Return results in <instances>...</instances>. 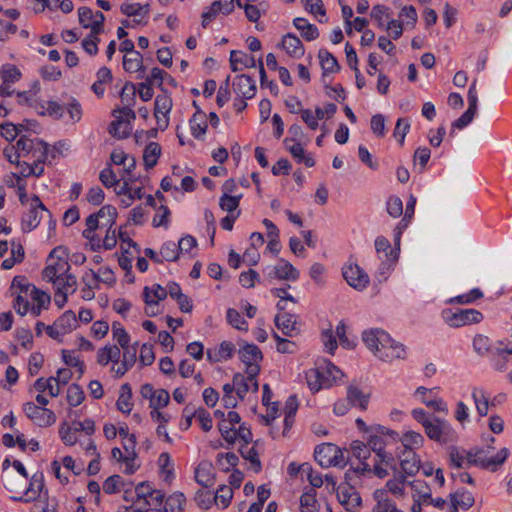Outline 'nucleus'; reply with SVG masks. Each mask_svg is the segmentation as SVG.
I'll list each match as a JSON object with an SVG mask.
<instances>
[{
	"label": "nucleus",
	"instance_id": "obj_27",
	"mask_svg": "<svg viewBox=\"0 0 512 512\" xmlns=\"http://www.w3.org/2000/svg\"><path fill=\"white\" fill-rule=\"evenodd\" d=\"M153 489L146 482H141L135 487L136 500L135 503L138 505L137 511L142 512L147 510L150 506L149 496Z\"/></svg>",
	"mask_w": 512,
	"mask_h": 512
},
{
	"label": "nucleus",
	"instance_id": "obj_48",
	"mask_svg": "<svg viewBox=\"0 0 512 512\" xmlns=\"http://www.w3.org/2000/svg\"><path fill=\"white\" fill-rule=\"evenodd\" d=\"M121 12L126 16L145 17L149 13V4L141 5L139 3H124L121 5Z\"/></svg>",
	"mask_w": 512,
	"mask_h": 512
},
{
	"label": "nucleus",
	"instance_id": "obj_32",
	"mask_svg": "<svg viewBox=\"0 0 512 512\" xmlns=\"http://www.w3.org/2000/svg\"><path fill=\"white\" fill-rule=\"evenodd\" d=\"M239 453L241 456L250 462L251 468L254 472L258 473L262 469V464L259 458V454L254 446H249V444H242L239 448Z\"/></svg>",
	"mask_w": 512,
	"mask_h": 512
},
{
	"label": "nucleus",
	"instance_id": "obj_44",
	"mask_svg": "<svg viewBox=\"0 0 512 512\" xmlns=\"http://www.w3.org/2000/svg\"><path fill=\"white\" fill-rule=\"evenodd\" d=\"M123 68L127 72H138L143 70V57L136 51L129 55H125L123 58Z\"/></svg>",
	"mask_w": 512,
	"mask_h": 512
},
{
	"label": "nucleus",
	"instance_id": "obj_15",
	"mask_svg": "<svg viewBox=\"0 0 512 512\" xmlns=\"http://www.w3.org/2000/svg\"><path fill=\"white\" fill-rule=\"evenodd\" d=\"M400 469L406 476H414L420 469V459L412 449H403L398 455Z\"/></svg>",
	"mask_w": 512,
	"mask_h": 512
},
{
	"label": "nucleus",
	"instance_id": "obj_31",
	"mask_svg": "<svg viewBox=\"0 0 512 512\" xmlns=\"http://www.w3.org/2000/svg\"><path fill=\"white\" fill-rule=\"evenodd\" d=\"M116 406L119 411L125 414H129L132 411V391L129 384L126 383L121 386Z\"/></svg>",
	"mask_w": 512,
	"mask_h": 512
},
{
	"label": "nucleus",
	"instance_id": "obj_63",
	"mask_svg": "<svg viewBox=\"0 0 512 512\" xmlns=\"http://www.w3.org/2000/svg\"><path fill=\"white\" fill-rule=\"evenodd\" d=\"M170 401V395L165 389L156 390L153 398L150 402L151 409H161L168 405Z\"/></svg>",
	"mask_w": 512,
	"mask_h": 512
},
{
	"label": "nucleus",
	"instance_id": "obj_23",
	"mask_svg": "<svg viewBox=\"0 0 512 512\" xmlns=\"http://www.w3.org/2000/svg\"><path fill=\"white\" fill-rule=\"evenodd\" d=\"M282 47L292 57L300 58L304 55L305 49L301 40L294 34L288 33L282 39Z\"/></svg>",
	"mask_w": 512,
	"mask_h": 512
},
{
	"label": "nucleus",
	"instance_id": "obj_62",
	"mask_svg": "<svg viewBox=\"0 0 512 512\" xmlns=\"http://www.w3.org/2000/svg\"><path fill=\"white\" fill-rule=\"evenodd\" d=\"M233 497V490L231 487L222 485L214 494L213 501L215 503L220 502L223 508H226Z\"/></svg>",
	"mask_w": 512,
	"mask_h": 512
},
{
	"label": "nucleus",
	"instance_id": "obj_25",
	"mask_svg": "<svg viewBox=\"0 0 512 512\" xmlns=\"http://www.w3.org/2000/svg\"><path fill=\"white\" fill-rule=\"evenodd\" d=\"M407 477L408 476H406L401 471L393 473V478L386 482L385 488L383 490H386L387 493H392L398 498L403 497Z\"/></svg>",
	"mask_w": 512,
	"mask_h": 512
},
{
	"label": "nucleus",
	"instance_id": "obj_5",
	"mask_svg": "<svg viewBox=\"0 0 512 512\" xmlns=\"http://www.w3.org/2000/svg\"><path fill=\"white\" fill-rule=\"evenodd\" d=\"M426 435L434 441L445 444L455 439L456 433L451 425L443 419L433 418L425 427Z\"/></svg>",
	"mask_w": 512,
	"mask_h": 512
},
{
	"label": "nucleus",
	"instance_id": "obj_55",
	"mask_svg": "<svg viewBox=\"0 0 512 512\" xmlns=\"http://www.w3.org/2000/svg\"><path fill=\"white\" fill-rule=\"evenodd\" d=\"M38 113L41 115L48 114L55 119H61L64 114V107L58 102L50 101L48 102L46 108L43 104H41Z\"/></svg>",
	"mask_w": 512,
	"mask_h": 512
},
{
	"label": "nucleus",
	"instance_id": "obj_19",
	"mask_svg": "<svg viewBox=\"0 0 512 512\" xmlns=\"http://www.w3.org/2000/svg\"><path fill=\"white\" fill-rule=\"evenodd\" d=\"M193 105L197 110L190 119V129L192 135L195 138L200 139L204 136L208 127L207 116L202 110H200L195 101L193 102Z\"/></svg>",
	"mask_w": 512,
	"mask_h": 512
},
{
	"label": "nucleus",
	"instance_id": "obj_14",
	"mask_svg": "<svg viewBox=\"0 0 512 512\" xmlns=\"http://www.w3.org/2000/svg\"><path fill=\"white\" fill-rule=\"evenodd\" d=\"M376 357L382 361L392 362L395 359H405L406 350L403 344L396 342L389 336V342L383 344Z\"/></svg>",
	"mask_w": 512,
	"mask_h": 512
},
{
	"label": "nucleus",
	"instance_id": "obj_26",
	"mask_svg": "<svg viewBox=\"0 0 512 512\" xmlns=\"http://www.w3.org/2000/svg\"><path fill=\"white\" fill-rule=\"evenodd\" d=\"M195 480L205 488L213 486L215 483V477L212 465L209 463L199 464L195 470Z\"/></svg>",
	"mask_w": 512,
	"mask_h": 512
},
{
	"label": "nucleus",
	"instance_id": "obj_9",
	"mask_svg": "<svg viewBox=\"0 0 512 512\" xmlns=\"http://www.w3.org/2000/svg\"><path fill=\"white\" fill-rule=\"evenodd\" d=\"M343 277L351 287L358 290L364 289L369 283L368 275L357 264L345 265Z\"/></svg>",
	"mask_w": 512,
	"mask_h": 512
},
{
	"label": "nucleus",
	"instance_id": "obj_22",
	"mask_svg": "<svg viewBox=\"0 0 512 512\" xmlns=\"http://www.w3.org/2000/svg\"><path fill=\"white\" fill-rule=\"evenodd\" d=\"M235 351V346L229 341H223L218 349H208L207 358L211 362H220L232 358Z\"/></svg>",
	"mask_w": 512,
	"mask_h": 512
},
{
	"label": "nucleus",
	"instance_id": "obj_61",
	"mask_svg": "<svg viewBox=\"0 0 512 512\" xmlns=\"http://www.w3.org/2000/svg\"><path fill=\"white\" fill-rule=\"evenodd\" d=\"M179 249L177 244L172 241L164 243L160 249V255L162 259L166 261H175L179 257Z\"/></svg>",
	"mask_w": 512,
	"mask_h": 512
},
{
	"label": "nucleus",
	"instance_id": "obj_35",
	"mask_svg": "<svg viewBox=\"0 0 512 512\" xmlns=\"http://www.w3.org/2000/svg\"><path fill=\"white\" fill-rule=\"evenodd\" d=\"M473 503L474 498L469 492H456L451 496L449 512H458V507L468 509L473 505Z\"/></svg>",
	"mask_w": 512,
	"mask_h": 512
},
{
	"label": "nucleus",
	"instance_id": "obj_33",
	"mask_svg": "<svg viewBox=\"0 0 512 512\" xmlns=\"http://www.w3.org/2000/svg\"><path fill=\"white\" fill-rule=\"evenodd\" d=\"M305 377L307 385L312 392H318L323 386L330 385L318 368L309 369Z\"/></svg>",
	"mask_w": 512,
	"mask_h": 512
},
{
	"label": "nucleus",
	"instance_id": "obj_1",
	"mask_svg": "<svg viewBox=\"0 0 512 512\" xmlns=\"http://www.w3.org/2000/svg\"><path fill=\"white\" fill-rule=\"evenodd\" d=\"M47 262L48 264L42 272V277L48 282H57L70 270L66 250L60 246L50 252Z\"/></svg>",
	"mask_w": 512,
	"mask_h": 512
},
{
	"label": "nucleus",
	"instance_id": "obj_24",
	"mask_svg": "<svg viewBox=\"0 0 512 512\" xmlns=\"http://www.w3.org/2000/svg\"><path fill=\"white\" fill-rule=\"evenodd\" d=\"M40 91V84L38 82L33 83L32 87L28 91L18 92L17 101L20 105H26L29 107L39 110L40 103L38 99V93Z\"/></svg>",
	"mask_w": 512,
	"mask_h": 512
},
{
	"label": "nucleus",
	"instance_id": "obj_29",
	"mask_svg": "<svg viewBox=\"0 0 512 512\" xmlns=\"http://www.w3.org/2000/svg\"><path fill=\"white\" fill-rule=\"evenodd\" d=\"M490 353L499 358L496 367L502 371L505 368V363L509 360L508 357H512V344L504 345L502 342H498L492 346Z\"/></svg>",
	"mask_w": 512,
	"mask_h": 512
},
{
	"label": "nucleus",
	"instance_id": "obj_40",
	"mask_svg": "<svg viewBox=\"0 0 512 512\" xmlns=\"http://www.w3.org/2000/svg\"><path fill=\"white\" fill-rule=\"evenodd\" d=\"M285 145L287 150L290 152V154L296 161H298L299 163H304L307 167H313L315 165L313 157L305 154V150L303 149L300 143Z\"/></svg>",
	"mask_w": 512,
	"mask_h": 512
},
{
	"label": "nucleus",
	"instance_id": "obj_57",
	"mask_svg": "<svg viewBox=\"0 0 512 512\" xmlns=\"http://www.w3.org/2000/svg\"><path fill=\"white\" fill-rule=\"evenodd\" d=\"M482 297H483L482 291L478 288H474L467 294L459 295V296L449 299L448 302L451 304L456 303V304L464 305V304H470V303L474 302L475 300L480 299Z\"/></svg>",
	"mask_w": 512,
	"mask_h": 512
},
{
	"label": "nucleus",
	"instance_id": "obj_47",
	"mask_svg": "<svg viewBox=\"0 0 512 512\" xmlns=\"http://www.w3.org/2000/svg\"><path fill=\"white\" fill-rule=\"evenodd\" d=\"M411 488L414 491L413 499L422 501L424 504H428L431 499V491L429 486L422 481L416 480L410 482Z\"/></svg>",
	"mask_w": 512,
	"mask_h": 512
},
{
	"label": "nucleus",
	"instance_id": "obj_3",
	"mask_svg": "<svg viewBox=\"0 0 512 512\" xmlns=\"http://www.w3.org/2000/svg\"><path fill=\"white\" fill-rule=\"evenodd\" d=\"M314 458L318 464L324 468L330 466H344L346 464L343 452L338 446L332 443L318 445L314 451Z\"/></svg>",
	"mask_w": 512,
	"mask_h": 512
},
{
	"label": "nucleus",
	"instance_id": "obj_10",
	"mask_svg": "<svg viewBox=\"0 0 512 512\" xmlns=\"http://www.w3.org/2000/svg\"><path fill=\"white\" fill-rule=\"evenodd\" d=\"M32 205L33 208L23 218V225L29 231H31L32 229L36 228L39 225L41 219L43 218V215H47L48 217H50V212L44 206V204L41 202L40 198L37 195H34L32 197Z\"/></svg>",
	"mask_w": 512,
	"mask_h": 512
},
{
	"label": "nucleus",
	"instance_id": "obj_13",
	"mask_svg": "<svg viewBox=\"0 0 512 512\" xmlns=\"http://www.w3.org/2000/svg\"><path fill=\"white\" fill-rule=\"evenodd\" d=\"M234 93L244 99H252L256 94L255 81L249 75L236 76L232 83Z\"/></svg>",
	"mask_w": 512,
	"mask_h": 512
},
{
	"label": "nucleus",
	"instance_id": "obj_17",
	"mask_svg": "<svg viewBox=\"0 0 512 512\" xmlns=\"http://www.w3.org/2000/svg\"><path fill=\"white\" fill-rule=\"evenodd\" d=\"M352 455L360 461L356 467V471L360 473L371 472V465L366 462L370 456V448L361 441H353L351 443Z\"/></svg>",
	"mask_w": 512,
	"mask_h": 512
},
{
	"label": "nucleus",
	"instance_id": "obj_52",
	"mask_svg": "<svg viewBox=\"0 0 512 512\" xmlns=\"http://www.w3.org/2000/svg\"><path fill=\"white\" fill-rule=\"evenodd\" d=\"M234 383L236 385V393L241 399H243L249 391H252V383L248 377H245L241 373L234 375Z\"/></svg>",
	"mask_w": 512,
	"mask_h": 512
},
{
	"label": "nucleus",
	"instance_id": "obj_46",
	"mask_svg": "<svg viewBox=\"0 0 512 512\" xmlns=\"http://www.w3.org/2000/svg\"><path fill=\"white\" fill-rule=\"evenodd\" d=\"M62 279L57 280V282H54V286L56 290L63 293H74L77 288V279L73 274H70L69 272L66 273V275H63L61 277Z\"/></svg>",
	"mask_w": 512,
	"mask_h": 512
},
{
	"label": "nucleus",
	"instance_id": "obj_37",
	"mask_svg": "<svg viewBox=\"0 0 512 512\" xmlns=\"http://www.w3.org/2000/svg\"><path fill=\"white\" fill-rule=\"evenodd\" d=\"M55 322L64 335L74 330L78 325V319L72 310L65 311Z\"/></svg>",
	"mask_w": 512,
	"mask_h": 512
},
{
	"label": "nucleus",
	"instance_id": "obj_6",
	"mask_svg": "<svg viewBox=\"0 0 512 512\" xmlns=\"http://www.w3.org/2000/svg\"><path fill=\"white\" fill-rule=\"evenodd\" d=\"M444 319L451 327H462L474 323H479L483 315L476 309H460L456 312L444 311Z\"/></svg>",
	"mask_w": 512,
	"mask_h": 512
},
{
	"label": "nucleus",
	"instance_id": "obj_56",
	"mask_svg": "<svg viewBox=\"0 0 512 512\" xmlns=\"http://www.w3.org/2000/svg\"><path fill=\"white\" fill-rule=\"evenodd\" d=\"M123 125V118L121 116H116V120L112 121L109 125L108 132L113 137L118 139H125L130 135V128L126 126L122 131H120V127Z\"/></svg>",
	"mask_w": 512,
	"mask_h": 512
},
{
	"label": "nucleus",
	"instance_id": "obj_28",
	"mask_svg": "<svg viewBox=\"0 0 512 512\" xmlns=\"http://www.w3.org/2000/svg\"><path fill=\"white\" fill-rule=\"evenodd\" d=\"M472 398L475 403V407L480 416H486L490 406H494V402L489 401V397L486 392L481 388H474L472 391Z\"/></svg>",
	"mask_w": 512,
	"mask_h": 512
},
{
	"label": "nucleus",
	"instance_id": "obj_60",
	"mask_svg": "<svg viewBox=\"0 0 512 512\" xmlns=\"http://www.w3.org/2000/svg\"><path fill=\"white\" fill-rule=\"evenodd\" d=\"M473 347L477 354L483 356L491 351L492 345L487 336L478 334L473 338Z\"/></svg>",
	"mask_w": 512,
	"mask_h": 512
},
{
	"label": "nucleus",
	"instance_id": "obj_4",
	"mask_svg": "<svg viewBox=\"0 0 512 512\" xmlns=\"http://www.w3.org/2000/svg\"><path fill=\"white\" fill-rule=\"evenodd\" d=\"M16 148L21 157L32 155L40 162H45L48 154V145L44 141L35 138H30L28 135H21L16 142Z\"/></svg>",
	"mask_w": 512,
	"mask_h": 512
},
{
	"label": "nucleus",
	"instance_id": "obj_16",
	"mask_svg": "<svg viewBox=\"0 0 512 512\" xmlns=\"http://www.w3.org/2000/svg\"><path fill=\"white\" fill-rule=\"evenodd\" d=\"M268 276L279 280L295 281L299 278V271L290 262L281 259L270 269Z\"/></svg>",
	"mask_w": 512,
	"mask_h": 512
},
{
	"label": "nucleus",
	"instance_id": "obj_36",
	"mask_svg": "<svg viewBox=\"0 0 512 512\" xmlns=\"http://www.w3.org/2000/svg\"><path fill=\"white\" fill-rule=\"evenodd\" d=\"M161 155V147L156 142H150L144 149L143 161L146 169L153 168Z\"/></svg>",
	"mask_w": 512,
	"mask_h": 512
},
{
	"label": "nucleus",
	"instance_id": "obj_50",
	"mask_svg": "<svg viewBox=\"0 0 512 512\" xmlns=\"http://www.w3.org/2000/svg\"><path fill=\"white\" fill-rule=\"evenodd\" d=\"M185 496L182 493H174L170 495L165 502L166 512H181L185 504Z\"/></svg>",
	"mask_w": 512,
	"mask_h": 512
},
{
	"label": "nucleus",
	"instance_id": "obj_21",
	"mask_svg": "<svg viewBox=\"0 0 512 512\" xmlns=\"http://www.w3.org/2000/svg\"><path fill=\"white\" fill-rule=\"evenodd\" d=\"M276 327L286 336H293L297 333L296 317L290 313H281L275 316Z\"/></svg>",
	"mask_w": 512,
	"mask_h": 512
},
{
	"label": "nucleus",
	"instance_id": "obj_11",
	"mask_svg": "<svg viewBox=\"0 0 512 512\" xmlns=\"http://www.w3.org/2000/svg\"><path fill=\"white\" fill-rule=\"evenodd\" d=\"M22 277H15L12 281V288L19 287L28 297L35 301L37 306L43 308L50 303V296L43 291L38 290L35 286L24 284Z\"/></svg>",
	"mask_w": 512,
	"mask_h": 512
},
{
	"label": "nucleus",
	"instance_id": "obj_51",
	"mask_svg": "<svg viewBox=\"0 0 512 512\" xmlns=\"http://www.w3.org/2000/svg\"><path fill=\"white\" fill-rule=\"evenodd\" d=\"M302 512H317L316 492L314 489L303 493L300 497Z\"/></svg>",
	"mask_w": 512,
	"mask_h": 512
},
{
	"label": "nucleus",
	"instance_id": "obj_45",
	"mask_svg": "<svg viewBox=\"0 0 512 512\" xmlns=\"http://www.w3.org/2000/svg\"><path fill=\"white\" fill-rule=\"evenodd\" d=\"M318 57L324 73H335L339 71L340 66L337 59L327 50H320Z\"/></svg>",
	"mask_w": 512,
	"mask_h": 512
},
{
	"label": "nucleus",
	"instance_id": "obj_34",
	"mask_svg": "<svg viewBox=\"0 0 512 512\" xmlns=\"http://www.w3.org/2000/svg\"><path fill=\"white\" fill-rule=\"evenodd\" d=\"M294 26L301 32V36L307 40L312 41L318 38L319 31L313 24L307 22L304 18H295L293 21Z\"/></svg>",
	"mask_w": 512,
	"mask_h": 512
},
{
	"label": "nucleus",
	"instance_id": "obj_7",
	"mask_svg": "<svg viewBox=\"0 0 512 512\" xmlns=\"http://www.w3.org/2000/svg\"><path fill=\"white\" fill-rule=\"evenodd\" d=\"M26 416L40 427L51 426L56 422L54 412L45 407H40L33 402H27L23 405Z\"/></svg>",
	"mask_w": 512,
	"mask_h": 512
},
{
	"label": "nucleus",
	"instance_id": "obj_58",
	"mask_svg": "<svg viewBox=\"0 0 512 512\" xmlns=\"http://www.w3.org/2000/svg\"><path fill=\"white\" fill-rule=\"evenodd\" d=\"M241 195L239 196H222L219 201V206L223 211L228 214H236L239 207Z\"/></svg>",
	"mask_w": 512,
	"mask_h": 512
},
{
	"label": "nucleus",
	"instance_id": "obj_53",
	"mask_svg": "<svg viewBox=\"0 0 512 512\" xmlns=\"http://www.w3.org/2000/svg\"><path fill=\"white\" fill-rule=\"evenodd\" d=\"M98 218H104L105 222L102 223L103 226H107L112 228L116 222L117 210L115 207L111 205L103 206L97 213Z\"/></svg>",
	"mask_w": 512,
	"mask_h": 512
},
{
	"label": "nucleus",
	"instance_id": "obj_20",
	"mask_svg": "<svg viewBox=\"0 0 512 512\" xmlns=\"http://www.w3.org/2000/svg\"><path fill=\"white\" fill-rule=\"evenodd\" d=\"M373 498L376 504L372 508V512H403L389 499L386 490H376Z\"/></svg>",
	"mask_w": 512,
	"mask_h": 512
},
{
	"label": "nucleus",
	"instance_id": "obj_59",
	"mask_svg": "<svg viewBox=\"0 0 512 512\" xmlns=\"http://www.w3.org/2000/svg\"><path fill=\"white\" fill-rule=\"evenodd\" d=\"M0 76L3 82L6 83H15L21 78L20 70L14 65H5L0 70Z\"/></svg>",
	"mask_w": 512,
	"mask_h": 512
},
{
	"label": "nucleus",
	"instance_id": "obj_39",
	"mask_svg": "<svg viewBox=\"0 0 512 512\" xmlns=\"http://www.w3.org/2000/svg\"><path fill=\"white\" fill-rule=\"evenodd\" d=\"M34 388L39 393L48 391L51 397H57L60 394V387L55 383L54 377H49L47 379L43 377L38 378L34 383Z\"/></svg>",
	"mask_w": 512,
	"mask_h": 512
},
{
	"label": "nucleus",
	"instance_id": "obj_42",
	"mask_svg": "<svg viewBox=\"0 0 512 512\" xmlns=\"http://www.w3.org/2000/svg\"><path fill=\"white\" fill-rule=\"evenodd\" d=\"M173 106V102L170 96L167 94L158 95L154 103V116L159 119V115L167 116L170 113Z\"/></svg>",
	"mask_w": 512,
	"mask_h": 512
},
{
	"label": "nucleus",
	"instance_id": "obj_18",
	"mask_svg": "<svg viewBox=\"0 0 512 512\" xmlns=\"http://www.w3.org/2000/svg\"><path fill=\"white\" fill-rule=\"evenodd\" d=\"M337 498L348 511L353 510L361 504L360 496L346 485L337 488Z\"/></svg>",
	"mask_w": 512,
	"mask_h": 512
},
{
	"label": "nucleus",
	"instance_id": "obj_64",
	"mask_svg": "<svg viewBox=\"0 0 512 512\" xmlns=\"http://www.w3.org/2000/svg\"><path fill=\"white\" fill-rule=\"evenodd\" d=\"M23 124L4 123L0 126L1 136L7 141H13L22 131Z\"/></svg>",
	"mask_w": 512,
	"mask_h": 512
},
{
	"label": "nucleus",
	"instance_id": "obj_43",
	"mask_svg": "<svg viewBox=\"0 0 512 512\" xmlns=\"http://www.w3.org/2000/svg\"><path fill=\"white\" fill-rule=\"evenodd\" d=\"M120 358V349L116 345L105 346L98 351L97 361L101 365H107L110 361L117 362Z\"/></svg>",
	"mask_w": 512,
	"mask_h": 512
},
{
	"label": "nucleus",
	"instance_id": "obj_41",
	"mask_svg": "<svg viewBox=\"0 0 512 512\" xmlns=\"http://www.w3.org/2000/svg\"><path fill=\"white\" fill-rule=\"evenodd\" d=\"M239 356L243 363H256L262 360L261 350L254 344H247L239 350Z\"/></svg>",
	"mask_w": 512,
	"mask_h": 512
},
{
	"label": "nucleus",
	"instance_id": "obj_30",
	"mask_svg": "<svg viewBox=\"0 0 512 512\" xmlns=\"http://www.w3.org/2000/svg\"><path fill=\"white\" fill-rule=\"evenodd\" d=\"M43 486H44L43 476L42 475H39V476L34 475L30 481L29 487L25 491V495L27 496V498L12 497V499L15 501H24V502H29V501L35 500L39 496Z\"/></svg>",
	"mask_w": 512,
	"mask_h": 512
},
{
	"label": "nucleus",
	"instance_id": "obj_38",
	"mask_svg": "<svg viewBox=\"0 0 512 512\" xmlns=\"http://www.w3.org/2000/svg\"><path fill=\"white\" fill-rule=\"evenodd\" d=\"M346 398L351 403V406H358L361 410L367 409L369 395L364 394L359 388L349 386Z\"/></svg>",
	"mask_w": 512,
	"mask_h": 512
},
{
	"label": "nucleus",
	"instance_id": "obj_2",
	"mask_svg": "<svg viewBox=\"0 0 512 512\" xmlns=\"http://www.w3.org/2000/svg\"><path fill=\"white\" fill-rule=\"evenodd\" d=\"M507 456L508 450L506 448L501 449L495 456H489L488 449H478L467 453V464L495 470L498 466L504 463Z\"/></svg>",
	"mask_w": 512,
	"mask_h": 512
},
{
	"label": "nucleus",
	"instance_id": "obj_54",
	"mask_svg": "<svg viewBox=\"0 0 512 512\" xmlns=\"http://www.w3.org/2000/svg\"><path fill=\"white\" fill-rule=\"evenodd\" d=\"M85 395L78 384H71L67 389V401L70 406L76 407L84 401Z\"/></svg>",
	"mask_w": 512,
	"mask_h": 512
},
{
	"label": "nucleus",
	"instance_id": "obj_49",
	"mask_svg": "<svg viewBox=\"0 0 512 512\" xmlns=\"http://www.w3.org/2000/svg\"><path fill=\"white\" fill-rule=\"evenodd\" d=\"M401 443H402L403 449L414 450L416 448H420L423 445L424 438L418 432L409 431L401 437Z\"/></svg>",
	"mask_w": 512,
	"mask_h": 512
},
{
	"label": "nucleus",
	"instance_id": "obj_12",
	"mask_svg": "<svg viewBox=\"0 0 512 512\" xmlns=\"http://www.w3.org/2000/svg\"><path fill=\"white\" fill-rule=\"evenodd\" d=\"M362 340L366 347L376 356L383 344L389 342V334L382 329H370L362 333Z\"/></svg>",
	"mask_w": 512,
	"mask_h": 512
},
{
	"label": "nucleus",
	"instance_id": "obj_8",
	"mask_svg": "<svg viewBox=\"0 0 512 512\" xmlns=\"http://www.w3.org/2000/svg\"><path fill=\"white\" fill-rule=\"evenodd\" d=\"M371 469L374 475L379 478H385L388 476L389 471L392 473L399 471L396 459L391 453L388 452L379 454V456L374 457V464L371 466Z\"/></svg>",
	"mask_w": 512,
	"mask_h": 512
}]
</instances>
